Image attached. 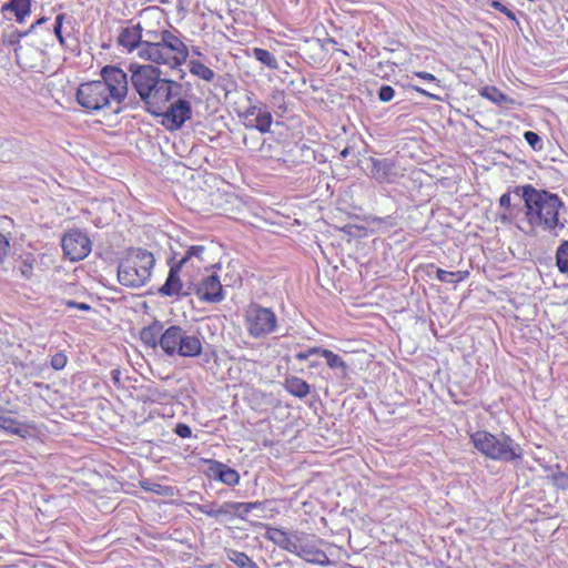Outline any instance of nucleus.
<instances>
[{"label":"nucleus","mask_w":568,"mask_h":568,"mask_svg":"<svg viewBox=\"0 0 568 568\" xmlns=\"http://www.w3.org/2000/svg\"><path fill=\"white\" fill-rule=\"evenodd\" d=\"M216 476L220 481L229 486H236L240 481L239 473L224 464H219Z\"/></svg>","instance_id":"27"},{"label":"nucleus","mask_w":568,"mask_h":568,"mask_svg":"<svg viewBox=\"0 0 568 568\" xmlns=\"http://www.w3.org/2000/svg\"><path fill=\"white\" fill-rule=\"evenodd\" d=\"M474 448L483 456L500 462H515L523 458L524 453L509 435L503 434L500 437L488 430H476L469 434Z\"/></svg>","instance_id":"4"},{"label":"nucleus","mask_w":568,"mask_h":568,"mask_svg":"<svg viewBox=\"0 0 568 568\" xmlns=\"http://www.w3.org/2000/svg\"><path fill=\"white\" fill-rule=\"evenodd\" d=\"M92 242L80 229H71L61 239L62 248H91Z\"/></svg>","instance_id":"20"},{"label":"nucleus","mask_w":568,"mask_h":568,"mask_svg":"<svg viewBox=\"0 0 568 568\" xmlns=\"http://www.w3.org/2000/svg\"><path fill=\"white\" fill-rule=\"evenodd\" d=\"M415 75L423 80L435 82L436 85L439 87V80L432 73L420 71V72H415Z\"/></svg>","instance_id":"49"},{"label":"nucleus","mask_w":568,"mask_h":568,"mask_svg":"<svg viewBox=\"0 0 568 568\" xmlns=\"http://www.w3.org/2000/svg\"><path fill=\"white\" fill-rule=\"evenodd\" d=\"M63 20H64V14L63 13L58 14L55 17L54 29H53L54 34L58 38L61 45H64V38H63L62 31H61Z\"/></svg>","instance_id":"41"},{"label":"nucleus","mask_w":568,"mask_h":568,"mask_svg":"<svg viewBox=\"0 0 568 568\" xmlns=\"http://www.w3.org/2000/svg\"><path fill=\"white\" fill-rule=\"evenodd\" d=\"M242 318L246 334L253 339H265L278 327L276 313L256 302H251L243 308Z\"/></svg>","instance_id":"7"},{"label":"nucleus","mask_w":568,"mask_h":568,"mask_svg":"<svg viewBox=\"0 0 568 568\" xmlns=\"http://www.w3.org/2000/svg\"><path fill=\"white\" fill-rule=\"evenodd\" d=\"M33 262H34L33 257L31 256V254H29L21 267V273L27 278H29L32 274Z\"/></svg>","instance_id":"45"},{"label":"nucleus","mask_w":568,"mask_h":568,"mask_svg":"<svg viewBox=\"0 0 568 568\" xmlns=\"http://www.w3.org/2000/svg\"><path fill=\"white\" fill-rule=\"evenodd\" d=\"M284 387L288 394L297 398H304L311 392L310 384L297 376L286 378Z\"/></svg>","instance_id":"23"},{"label":"nucleus","mask_w":568,"mask_h":568,"mask_svg":"<svg viewBox=\"0 0 568 568\" xmlns=\"http://www.w3.org/2000/svg\"><path fill=\"white\" fill-rule=\"evenodd\" d=\"M142 31L140 23L122 28L118 36V44L125 48L129 52L139 51L142 44Z\"/></svg>","instance_id":"18"},{"label":"nucleus","mask_w":568,"mask_h":568,"mask_svg":"<svg viewBox=\"0 0 568 568\" xmlns=\"http://www.w3.org/2000/svg\"><path fill=\"white\" fill-rule=\"evenodd\" d=\"M524 138L526 142L534 149V150H541L542 149V142L540 136L532 131H526L524 133Z\"/></svg>","instance_id":"37"},{"label":"nucleus","mask_w":568,"mask_h":568,"mask_svg":"<svg viewBox=\"0 0 568 568\" xmlns=\"http://www.w3.org/2000/svg\"><path fill=\"white\" fill-rule=\"evenodd\" d=\"M194 508L209 516V517H219V516H222V515H225V511L224 510V504H222L221 506H219L217 508L215 507V504H210V505H195Z\"/></svg>","instance_id":"34"},{"label":"nucleus","mask_w":568,"mask_h":568,"mask_svg":"<svg viewBox=\"0 0 568 568\" xmlns=\"http://www.w3.org/2000/svg\"><path fill=\"white\" fill-rule=\"evenodd\" d=\"M348 153H349L348 149H347V148H345V149L341 152V156L345 159V158L348 155Z\"/></svg>","instance_id":"55"},{"label":"nucleus","mask_w":568,"mask_h":568,"mask_svg":"<svg viewBox=\"0 0 568 568\" xmlns=\"http://www.w3.org/2000/svg\"><path fill=\"white\" fill-rule=\"evenodd\" d=\"M557 248H560V250L568 248V239L562 237L560 240V243L558 244Z\"/></svg>","instance_id":"54"},{"label":"nucleus","mask_w":568,"mask_h":568,"mask_svg":"<svg viewBox=\"0 0 568 568\" xmlns=\"http://www.w3.org/2000/svg\"><path fill=\"white\" fill-rule=\"evenodd\" d=\"M174 433L181 438H189L192 435V429L187 424L178 423Z\"/></svg>","instance_id":"42"},{"label":"nucleus","mask_w":568,"mask_h":568,"mask_svg":"<svg viewBox=\"0 0 568 568\" xmlns=\"http://www.w3.org/2000/svg\"><path fill=\"white\" fill-rule=\"evenodd\" d=\"M200 251H187L186 255L181 257L179 261H174L175 256L170 258L169 265L170 271L165 283L159 287L158 293L161 296L179 297L182 294L183 283L180 277V273L187 267V264L192 261L196 253Z\"/></svg>","instance_id":"8"},{"label":"nucleus","mask_w":568,"mask_h":568,"mask_svg":"<svg viewBox=\"0 0 568 568\" xmlns=\"http://www.w3.org/2000/svg\"><path fill=\"white\" fill-rule=\"evenodd\" d=\"M111 374H112V378H113L114 383L119 384L120 383V371L113 369Z\"/></svg>","instance_id":"53"},{"label":"nucleus","mask_w":568,"mask_h":568,"mask_svg":"<svg viewBox=\"0 0 568 568\" xmlns=\"http://www.w3.org/2000/svg\"><path fill=\"white\" fill-rule=\"evenodd\" d=\"M193 293L200 302L215 304L224 300V290L217 275L209 274L194 285Z\"/></svg>","instance_id":"11"},{"label":"nucleus","mask_w":568,"mask_h":568,"mask_svg":"<svg viewBox=\"0 0 568 568\" xmlns=\"http://www.w3.org/2000/svg\"><path fill=\"white\" fill-rule=\"evenodd\" d=\"M322 357L326 359V364L332 369H341L344 375L347 374L348 366L346 362L331 349L324 348Z\"/></svg>","instance_id":"31"},{"label":"nucleus","mask_w":568,"mask_h":568,"mask_svg":"<svg viewBox=\"0 0 568 568\" xmlns=\"http://www.w3.org/2000/svg\"><path fill=\"white\" fill-rule=\"evenodd\" d=\"M555 484L561 489H568V474L559 471L554 475Z\"/></svg>","instance_id":"44"},{"label":"nucleus","mask_w":568,"mask_h":568,"mask_svg":"<svg viewBox=\"0 0 568 568\" xmlns=\"http://www.w3.org/2000/svg\"><path fill=\"white\" fill-rule=\"evenodd\" d=\"M227 558L235 564L239 568H260L245 552L230 549L227 550Z\"/></svg>","instance_id":"29"},{"label":"nucleus","mask_w":568,"mask_h":568,"mask_svg":"<svg viewBox=\"0 0 568 568\" xmlns=\"http://www.w3.org/2000/svg\"><path fill=\"white\" fill-rule=\"evenodd\" d=\"M194 53H195L196 55H201V52H200L199 50H194Z\"/></svg>","instance_id":"58"},{"label":"nucleus","mask_w":568,"mask_h":568,"mask_svg":"<svg viewBox=\"0 0 568 568\" xmlns=\"http://www.w3.org/2000/svg\"><path fill=\"white\" fill-rule=\"evenodd\" d=\"M160 347L169 356L197 357L203 346L199 336L180 325H171L160 336Z\"/></svg>","instance_id":"6"},{"label":"nucleus","mask_w":568,"mask_h":568,"mask_svg":"<svg viewBox=\"0 0 568 568\" xmlns=\"http://www.w3.org/2000/svg\"><path fill=\"white\" fill-rule=\"evenodd\" d=\"M481 97L499 106L514 103V100L498 90L496 87H485L480 91Z\"/></svg>","instance_id":"25"},{"label":"nucleus","mask_w":568,"mask_h":568,"mask_svg":"<svg viewBox=\"0 0 568 568\" xmlns=\"http://www.w3.org/2000/svg\"><path fill=\"white\" fill-rule=\"evenodd\" d=\"M10 246L9 240L0 232V248H8Z\"/></svg>","instance_id":"51"},{"label":"nucleus","mask_w":568,"mask_h":568,"mask_svg":"<svg viewBox=\"0 0 568 568\" xmlns=\"http://www.w3.org/2000/svg\"><path fill=\"white\" fill-rule=\"evenodd\" d=\"M294 555L303 558L305 561L320 566H329L332 562L324 550L317 547L315 542H311L301 537Z\"/></svg>","instance_id":"13"},{"label":"nucleus","mask_w":568,"mask_h":568,"mask_svg":"<svg viewBox=\"0 0 568 568\" xmlns=\"http://www.w3.org/2000/svg\"><path fill=\"white\" fill-rule=\"evenodd\" d=\"M70 261L84 260L90 251H63Z\"/></svg>","instance_id":"47"},{"label":"nucleus","mask_w":568,"mask_h":568,"mask_svg":"<svg viewBox=\"0 0 568 568\" xmlns=\"http://www.w3.org/2000/svg\"><path fill=\"white\" fill-rule=\"evenodd\" d=\"M28 34H29L28 30L24 32L14 30V31H11L10 33L3 34V42L9 45H14V54H16L17 62L19 64L26 65L29 68H33V64H31L27 61V57L30 52H33V51L37 52V50L33 47H23L20 44L21 38L28 36Z\"/></svg>","instance_id":"14"},{"label":"nucleus","mask_w":568,"mask_h":568,"mask_svg":"<svg viewBox=\"0 0 568 568\" xmlns=\"http://www.w3.org/2000/svg\"><path fill=\"white\" fill-rule=\"evenodd\" d=\"M154 116H161V123L170 131H176L192 116V105L185 100L179 98L170 105H165L162 110L151 113Z\"/></svg>","instance_id":"9"},{"label":"nucleus","mask_w":568,"mask_h":568,"mask_svg":"<svg viewBox=\"0 0 568 568\" xmlns=\"http://www.w3.org/2000/svg\"><path fill=\"white\" fill-rule=\"evenodd\" d=\"M499 206L504 210L499 214V221L503 224L515 223L518 227L524 211V202H519L514 195V190L500 196Z\"/></svg>","instance_id":"12"},{"label":"nucleus","mask_w":568,"mask_h":568,"mask_svg":"<svg viewBox=\"0 0 568 568\" xmlns=\"http://www.w3.org/2000/svg\"><path fill=\"white\" fill-rule=\"evenodd\" d=\"M189 67H190V72L193 75L199 77L200 79H202L206 82H211L215 77L214 71L212 69H210L209 67H206L201 61L191 60L189 63Z\"/></svg>","instance_id":"30"},{"label":"nucleus","mask_w":568,"mask_h":568,"mask_svg":"<svg viewBox=\"0 0 568 568\" xmlns=\"http://www.w3.org/2000/svg\"><path fill=\"white\" fill-rule=\"evenodd\" d=\"M65 306L70 308H78L81 311H90L91 306L87 303L75 302V301H67Z\"/></svg>","instance_id":"48"},{"label":"nucleus","mask_w":568,"mask_h":568,"mask_svg":"<svg viewBox=\"0 0 568 568\" xmlns=\"http://www.w3.org/2000/svg\"><path fill=\"white\" fill-rule=\"evenodd\" d=\"M159 42L163 44L166 48V50H171L173 54L176 58H179V60H181L183 64L186 62V59L189 57L187 47L179 37H176L170 30H162L160 32Z\"/></svg>","instance_id":"19"},{"label":"nucleus","mask_w":568,"mask_h":568,"mask_svg":"<svg viewBox=\"0 0 568 568\" xmlns=\"http://www.w3.org/2000/svg\"><path fill=\"white\" fill-rule=\"evenodd\" d=\"M272 123L273 116L271 112L267 110V106H265L262 108V111L258 112L257 116L255 118V124H246V128L257 130L261 133H267L270 132Z\"/></svg>","instance_id":"26"},{"label":"nucleus","mask_w":568,"mask_h":568,"mask_svg":"<svg viewBox=\"0 0 568 568\" xmlns=\"http://www.w3.org/2000/svg\"><path fill=\"white\" fill-rule=\"evenodd\" d=\"M131 84L145 105V110L151 114L162 110L173 99L179 95L182 84L179 80L162 78V72L152 64L131 63Z\"/></svg>","instance_id":"3"},{"label":"nucleus","mask_w":568,"mask_h":568,"mask_svg":"<svg viewBox=\"0 0 568 568\" xmlns=\"http://www.w3.org/2000/svg\"><path fill=\"white\" fill-rule=\"evenodd\" d=\"M101 80L85 82L77 90L78 103L90 112L111 109L116 104L114 113L120 111L119 105L125 100L129 91L126 73L116 65H105L100 71Z\"/></svg>","instance_id":"2"},{"label":"nucleus","mask_w":568,"mask_h":568,"mask_svg":"<svg viewBox=\"0 0 568 568\" xmlns=\"http://www.w3.org/2000/svg\"><path fill=\"white\" fill-rule=\"evenodd\" d=\"M514 195L524 202V211L518 229L526 234H538L539 231L559 236L566 231L559 221V210L562 201L555 193L544 189H536L531 184L514 187Z\"/></svg>","instance_id":"1"},{"label":"nucleus","mask_w":568,"mask_h":568,"mask_svg":"<svg viewBox=\"0 0 568 568\" xmlns=\"http://www.w3.org/2000/svg\"><path fill=\"white\" fill-rule=\"evenodd\" d=\"M143 37H145V39L142 38V44H141V49L139 51L144 50L148 42H151V43L159 42V40H160V32L146 31Z\"/></svg>","instance_id":"43"},{"label":"nucleus","mask_w":568,"mask_h":568,"mask_svg":"<svg viewBox=\"0 0 568 568\" xmlns=\"http://www.w3.org/2000/svg\"><path fill=\"white\" fill-rule=\"evenodd\" d=\"M68 363V357L63 352L55 353L51 359L50 365L55 371H61L65 367Z\"/></svg>","instance_id":"35"},{"label":"nucleus","mask_w":568,"mask_h":568,"mask_svg":"<svg viewBox=\"0 0 568 568\" xmlns=\"http://www.w3.org/2000/svg\"><path fill=\"white\" fill-rule=\"evenodd\" d=\"M186 248L195 250V248H204V246L203 245H189Z\"/></svg>","instance_id":"56"},{"label":"nucleus","mask_w":568,"mask_h":568,"mask_svg":"<svg viewBox=\"0 0 568 568\" xmlns=\"http://www.w3.org/2000/svg\"><path fill=\"white\" fill-rule=\"evenodd\" d=\"M262 501H250V503H235V501H226L224 503L225 515H234L240 517L241 519H245V517L254 509L262 507Z\"/></svg>","instance_id":"21"},{"label":"nucleus","mask_w":568,"mask_h":568,"mask_svg":"<svg viewBox=\"0 0 568 568\" xmlns=\"http://www.w3.org/2000/svg\"><path fill=\"white\" fill-rule=\"evenodd\" d=\"M413 89H414L415 91H417L418 93H420V94H423V95H425V97H427V98H429V99H432V100H435V101H439V100H440L439 95L434 94V93H430V92H428V91L424 90V89H423V88H420V87L414 85V87H413Z\"/></svg>","instance_id":"50"},{"label":"nucleus","mask_w":568,"mask_h":568,"mask_svg":"<svg viewBox=\"0 0 568 568\" xmlns=\"http://www.w3.org/2000/svg\"><path fill=\"white\" fill-rule=\"evenodd\" d=\"M436 276L440 282L444 283H459L465 281L469 276V271H445L442 268H437Z\"/></svg>","instance_id":"32"},{"label":"nucleus","mask_w":568,"mask_h":568,"mask_svg":"<svg viewBox=\"0 0 568 568\" xmlns=\"http://www.w3.org/2000/svg\"><path fill=\"white\" fill-rule=\"evenodd\" d=\"M377 97L381 102H389L395 97V90L393 87L384 84L378 89Z\"/></svg>","instance_id":"36"},{"label":"nucleus","mask_w":568,"mask_h":568,"mask_svg":"<svg viewBox=\"0 0 568 568\" xmlns=\"http://www.w3.org/2000/svg\"><path fill=\"white\" fill-rule=\"evenodd\" d=\"M324 348L320 346H313L307 348L304 352H298L295 354V358L300 362L306 361L308 357L313 355H321L323 354Z\"/></svg>","instance_id":"38"},{"label":"nucleus","mask_w":568,"mask_h":568,"mask_svg":"<svg viewBox=\"0 0 568 568\" xmlns=\"http://www.w3.org/2000/svg\"><path fill=\"white\" fill-rule=\"evenodd\" d=\"M252 57L271 70H277L280 68L275 55L265 49L254 48L252 50Z\"/></svg>","instance_id":"28"},{"label":"nucleus","mask_w":568,"mask_h":568,"mask_svg":"<svg viewBox=\"0 0 568 568\" xmlns=\"http://www.w3.org/2000/svg\"><path fill=\"white\" fill-rule=\"evenodd\" d=\"M265 538L280 548L293 554L296 550V545L301 537L295 534L291 535L280 528L267 527Z\"/></svg>","instance_id":"17"},{"label":"nucleus","mask_w":568,"mask_h":568,"mask_svg":"<svg viewBox=\"0 0 568 568\" xmlns=\"http://www.w3.org/2000/svg\"><path fill=\"white\" fill-rule=\"evenodd\" d=\"M243 143H244L245 145H248L247 136H246V135L243 138Z\"/></svg>","instance_id":"57"},{"label":"nucleus","mask_w":568,"mask_h":568,"mask_svg":"<svg viewBox=\"0 0 568 568\" xmlns=\"http://www.w3.org/2000/svg\"><path fill=\"white\" fill-rule=\"evenodd\" d=\"M155 258L151 251H129L118 268L120 283L129 287H141L151 277Z\"/></svg>","instance_id":"5"},{"label":"nucleus","mask_w":568,"mask_h":568,"mask_svg":"<svg viewBox=\"0 0 568 568\" xmlns=\"http://www.w3.org/2000/svg\"><path fill=\"white\" fill-rule=\"evenodd\" d=\"M1 11L13 12L16 20L22 23L31 12V0H9L2 6Z\"/></svg>","instance_id":"22"},{"label":"nucleus","mask_w":568,"mask_h":568,"mask_svg":"<svg viewBox=\"0 0 568 568\" xmlns=\"http://www.w3.org/2000/svg\"><path fill=\"white\" fill-rule=\"evenodd\" d=\"M490 7L496 9L497 11L504 13L508 19H510L511 21H516L517 22V18H516V14L514 11H511L510 9H508L505 4H503L500 1L498 0H493L490 2Z\"/></svg>","instance_id":"39"},{"label":"nucleus","mask_w":568,"mask_h":568,"mask_svg":"<svg viewBox=\"0 0 568 568\" xmlns=\"http://www.w3.org/2000/svg\"><path fill=\"white\" fill-rule=\"evenodd\" d=\"M266 105L262 102L257 104H250L247 109L244 112V118L247 119L248 116H257L258 112L262 111V108H265Z\"/></svg>","instance_id":"46"},{"label":"nucleus","mask_w":568,"mask_h":568,"mask_svg":"<svg viewBox=\"0 0 568 568\" xmlns=\"http://www.w3.org/2000/svg\"><path fill=\"white\" fill-rule=\"evenodd\" d=\"M556 262L561 273H568V251H556Z\"/></svg>","instance_id":"40"},{"label":"nucleus","mask_w":568,"mask_h":568,"mask_svg":"<svg viewBox=\"0 0 568 568\" xmlns=\"http://www.w3.org/2000/svg\"><path fill=\"white\" fill-rule=\"evenodd\" d=\"M161 329L162 326L156 323L143 327L140 332L141 342L148 347H156V345H160Z\"/></svg>","instance_id":"24"},{"label":"nucleus","mask_w":568,"mask_h":568,"mask_svg":"<svg viewBox=\"0 0 568 568\" xmlns=\"http://www.w3.org/2000/svg\"><path fill=\"white\" fill-rule=\"evenodd\" d=\"M0 429L10 435L27 439L34 435L37 428L32 423H23L10 416L0 415Z\"/></svg>","instance_id":"15"},{"label":"nucleus","mask_w":568,"mask_h":568,"mask_svg":"<svg viewBox=\"0 0 568 568\" xmlns=\"http://www.w3.org/2000/svg\"><path fill=\"white\" fill-rule=\"evenodd\" d=\"M138 55L155 64L168 65L174 72L178 80H183L185 77V72L181 69L183 64L181 60H179L171 50H166L160 42H148L145 49L139 51Z\"/></svg>","instance_id":"10"},{"label":"nucleus","mask_w":568,"mask_h":568,"mask_svg":"<svg viewBox=\"0 0 568 568\" xmlns=\"http://www.w3.org/2000/svg\"><path fill=\"white\" fill-rule=\"evenodd\" d=\"M371 162H372L371 174L377 182L390 183V182H394V180L397 178L395 163L390 159L371 158Z\"/></svg>","instance_id":"16"},{"label":"nucleus","mask_w":568,"mask_h":568,"mask_svg":"<svg viewBox=\"0 0 568 568\" xmlns=\"http://www.w3.org/2000/svg\"><path fill=\"white\" fill-rule=\"evenodd\" d=\"M45 21H47V18H44V17H43V18H40L39 20H37V21H36L34 23H32V24H31V27L29 28V30H28V31H29V33H30V32H32L37 26H40V24H42V23H43V22H45Z\"/></svg>","instance_id":"52"},{"label":"nucleus","mask_w":568,"mask_h":568,"mask_svg":"<svg viewBox=\"0 0 568 568\" xmlns=\"http://www.w3.org/2000/svg\"><path fill=\"white\" fill-rule=\"evenodd\" d=\"M140 487L144 491L154 493V494L160 495V496H173V494H174L173 487H171V486H163V485H160V484L151 483L149 480H141L140 481Z\"/></svg>","instance_id":"33"}]
</instances>
